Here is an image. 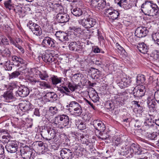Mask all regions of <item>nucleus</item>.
<instances>
[{"instance_id": "nucleus-46", "label": "nucleus", "mask_w": 159, "mask_h": 159, "mask_svg": "<svg viewBox=\"0 0 159 159\" xmlns=\"http://www.w3.org/2000/svg\"><path fill=\"white\" fill-rule=\"evenodd\" d=\"M74 114L77 116H80L82 113V110L81 106L78 107L73 111Z\"/></svg>"}, {"instance_id": "nucleus-28", "label": "nucleus", "mask_w": 159, "mask_h": 159, "mask_svg": "<svg viewBox=\"0 0 159 159\" xmlns=\"http://www.w3.org/2000/svg\"><path fill=\"white\" fill-rule=\"evenodd\" d=\"M79 23L82 25L84 27L86 28H90L91 25L89 23V18L80 20H79Z\"/></svg>"}, {"instance_id": "nucleus-9", "label": "nucleus", "mask_w": 159, "mask_h": 159, "mask_svg": "<svg viewBox=\"0 0 159 159\" xmlns=\"http://www.w3.org/2000/svg\"><path fill=\"white\" fill-rule=\"evenodd\" d=\"M148 32L145 27H140L136 29L135 32V36L139 38L145 36Z\"/></svg>"}, {"instance_id": "nucleus-10", "label": "nucleus", "mask_w": 159, "mask_h": 159, "mask_svg": "<svg viewBox=\"0 0 159 159\" xmlns=\"http://www.w3.org/2000/svg\"><path fill=\"white\" fill-rule=\"evenodd\" d=\"M145 91V86L142 85L139 87H135L133 90V93L136 97H142L144 95Z\"/></svg>"}, {"instance_id": "nucleus-23", "label": "nucleus", "mask_w": 159, "mask_h": 159, "mask_svg": "<svg viewBox=\"0 0 159 159\" xmlns=\"http://www.w3.org/2000/svg\"><path fill=\"white\" fill-rule=\"evenodd\" d=\"M137 48L139 51L143 54H146L148 52V48L144 43H139L137 46Z\"/></svg>"}, {"instance_id": "nucleus-50", "label": "nucleus", "mask_w": 159, "mask_h": 159, "mask_svg": "<svg viewBox=\"0 0 159 159\" xmlns=\"http://www.w3.org/2000/svg\"><path fill=\"white\" fill-rule=\"evenodd\" d=\"M58 108L55 107H51L49 108V111L52 115L56 114L58 111Z\"/></svg>"}, {"instance_id": "nucleus-25", "label": "nucleus", "mask_w": 159, "mask_h": 159, "mask_svg": "<svg viewBox=\"0 0 159 159\" xmlns=\"http://www.w3.org/2000/svg\"><path fill=\"white\" fill-rule=\"evenodd\" d=\"M0 53L2 56L7 57H10L11 54V52L9 49L5 47L2 48L0 49Z\"/></svg>"}, {"instance_id": "nucleus-12", "label": "nucleus", "mask_w": 159, "mask_h": 159, "mask_svg": "<svg viewBox=\"0 0 159 159\" xmlns=\"http://www.w3.org/2000/svg\"><path fill=\"white\" fill-rule=\"evenodd\" d=\"M17 144L16 141H12L7 143L6 146L7 151L11 153L16 152L17 151Z\"/></svg>"}, {"instance_id": "nucleus-36", "label": "nucleus", "mask_w": 159, "mask_h": 159, "mask_svg": "<svg viewBox=\"0 0 159 159\" xmlns=\"http://www.w3.org/2000/svg\"><path fill=\"white\" fill-rule=\"evenodd\" d=\"M67 86L70 91L74 92L78 88V85L73 83H71L70 82H68V83Z\"/></svg>"}, {"instance_id": "nucleus-43", "label": "nucleus", "mask_w": 159, "mask_h": 159, "mask_svg": "<svg viewBox=\"0 0 159 159\" xmlns=\"http://www.w3.org/2000/svg\"><path fill=\"white\" fill-rule=\"evenodd\" d=\"M119 15V13L118 11L114 10L111 14L108 17L110 19H111L112 20H115L118 18Z\"/></svg>"}, {"instance_id": "nucleus-2", "label": "nucleus", "mask_w": 159, "mask_h": 159, "mask_svg": "<svg viewBox=\"0 0 159 159\" xmlns=\"http://www.w3.org/2000/svg\"><path fill=\"white\" fill-rule=\"evenodd\" d=\"M54 123L55 124L57 125L56 126L57 127H59V126H57L58 124H62L64 127L67 126H69L68 127L71 125L68 116L67 115L64 114L58 115L56 116L55 118Z\"/></svg>"}, {"instance_id": "nucleus-45", "label": "nucleus", "mask_w": 159, "mask_h": 159, "mask_svg": "<svg viewBox=\"0 0 159 159\" xmlns=\"http://www.w3.org/2000/svg\"><path fill=\"white\" fill-rule=\"evenodd\" d=\"M20 75V72L19 71H16L9 75V79H14Z\"/></svg>"}, {"instance_id": "nucleus-37", "label": "nucleus", "mask_w": 159, "mask_h": 159, "mask_svg": "<svg viewBox=\"0 0 159 159\" xmlns=\"http://www.w3.org/2000/svg\"><path fill=\"white\" fill-rule=\"evenodd\" d=\"M152 39L155 43L159 46V30L152 35Z\"/></svg>"}, {"instance_id": "nucleus-53", "label": "nucleus", "mask_w": 159, "mask_h": 159, "mask_svg": "<svg viewBox=\"0 0 159 159\" xmlns=\"http://www.w3.org/2000/svg\"><path fill=\"white\" fill-rule=\"evenodd\" d=\"M22 8L19 6H17L15 8H13V11L19 15H20L22 13Z\"/></svg>"}, {"instance_id": "nucleus-19", "label": "nucleus", "mask_w": 159, "mask_h": 159, "mask_svg": "<svg viewBox=\"0 0 159 159\" xmlns=\"http://www.w3.org/2000/svg\"><path fill=\"white\" fill-rule=\"evenodd\" d=\"M4 99L7 102H10L11 100H15L16 98L13 96V93L11 91H7L2 95Z\"/></svg>"}, {"instance_id": "nucleus-3", "label": "nucleus", "mask_w": 159, "mask_h": 159, "mask_svg": "<svg viewBox=\"0 0 159 159\" xmlns=\"http://www.w3.org/2000/svg\"><path fill=\"white\" fill-rule=\"evenodd\" d=\"M147 103L149 111L152 114V115L156 114L157 113L156 106L157 104L153 95H151L148 96L147 99Z\"/></svg>"}, {"instance_id": "nucleus-57", "label": "nucleus", "mask_w": 159, "mask_h": 159, "mask_svg": "<svg viewBox=\"0 0 159 159\" xmlns=\"http://www.w3.org/2000/svg\"><path fill=\"white\" fill-rule=\"evenodd\" d=\"M39 74V77L42 80H44L45 79L48 77V75L46 73H41L40 72Z\"/></svg>"}, {"instance_id": "nucleus-30", "label": "nucleus", "mask_w": 159, "mask_h": 159, "mask_svg": "<svg viewBox=\"0 0 159 159\" xmlns=\"http://www.w3.org/2000/svg\"><path fill=\"white\" fill-rule=\"evenodd\" d=\"M136 82L138 85L144 83L145 81V78L144 75H138L136 78Z\"/></svg>"}, {"instance_id": "nucleus-61", "label": "nucleus", "mask_w": 159, "mask_h": 159, "mask_svg": "<svg viewBox=\"0 0 159 159\" xmlns=\"http://www.w3.org/2000/svg\"><path fill=\"white\" fill-rule=\"evenodd\" d=\"M116 48L118 49L121 52L124 53L125 51L124 48L120 46L119 44L116 43Z\"/></svg>"}, {"instance_id": "nucleus-21", "label": "nucleus", "mask_w": 159, "mask_h": 159, "mask_svg": "<svg viewBox=\"0 0 159 159\" xmlns=\"http://www.w3.org/2000/svg\"><path fill=\"white\" fill-rule=\"evenodd\" d=\"M11 60L13 64L19 66L20 64H24V61L21 57H17L16 55L11 56Z\"/></svg>"}, {"instance_id": "nucleus-4", "label": "nucleus", "mask_w": 159, "mask_h": 159, "mask_svg": "<svg viewBox=\"0 0 159 159\" xmlns=\"http://www.w3.org/2000/svg\"><path fill=\"white\" fill-rule=\"evenodd\" d=\"M153 7V5L150 1L145 2L142 5L141 11L145 15L151 16L153 15L152 9Z\"/></svg>"}, {"instance_id": "nucleus-6", "label": "nucleus", "mask_w": 159, "mask_h": 159, "mask_svg": "<svg viewBox=\"0 0 159 159\" xmlns=\"http://www.w3.org/2000/svg\"><path fill=\"white\" fill-rule=\"evenodd\" d=\"M60 155L63 159H72L74 157V153L68 148H63L60 151Z\"/></svg>"}, {"instance_id": "nucleus-44", "label": "nucleus", "mask_w": 159, "mask_h": 159, "mask_svg": "<svg viewBox=\"0 0 159 159\" xmlns=\"http://www.w3.org/2000/svg\"><path fill=\"white\" fill-rule=\"evenodd\" d=\"M121 80L122 81V82H123L124 83L125 86H126L127 87L130 85L131 81L129 77L127 78L126 76L125 77L122 78Z\"/></svg>"}, {"instance_id": "nucleus-56", "label": "nucleus", "mask_w": 159, "mask_h": 159, "mask_svg": "<svg viewBox=\"0 0 159 159\" xmlns=\"http://www.w3.org/2000/svg\"><path fill=\"white\" fill-rule=\"evenodd\" d=\"M153 97L156 102L159 103V89L155 92Z\"/></svg>"}, {"instance_id": "nucleus-17", "label": "nucleus", "mask_w": 159, "mask_h": 159, "mask_svg": "<svg viewBox=\"0 0 159 159\" xmlns=\"http://www.w3.org/2000/svg\"><path fill=\"white\" fill-rule=\"evenodd\" d=\"M44 97L48 102H53L57 100V95L54 92H50L47 93L44 96Z\"/></svg>"}, {"instance_id": "nucleus-54", "label": "nucleus", "mask_w": 159, "mask_h": 159, "mask_svg": "<svg viewBox=\"0 0 159 159\" xmlns=\"http://www.w3.org/2000/svg\"><path fill=\"white\" fill-rule=\"evenodd\" d=\"M96 93H94L93 94L92 96V100L94 102H96L99 100V98L96 92H95Z\"/></svg>"}, {"instance_id": "nucleus-49", "label": "nucleus", "mask_w": 159, "mask_h": 159, "mask_svg": "<svg viewBox=\"0 0 159 159\" xmlns=\"http://www.w3.org/2000/svg\"><path fill=\"white\" fill-rule=\"evenodd\" d=\"M105 107L107 109H109L110 111H112L114 109V105L113 102H108L105 104Z\"/></svg>"}, {"instance_id": "nucleus-55", "label": "nucleus", "mask_w": 159, "mask_h": 159, "mask_svg": "<svg viewBox=\"0 0 159 159\" xmlns=\"http://www.w3.org/2000/svg\"><path fill=\"white\" fill-rule=\"evenodd\" d=\"M33 144L34 146L37 147L38 148H39L38 147L40 148L43 147L44 145V143L41 141H36Z\"/></svg>"}, {"instance_id": "nucleus-64", "label": "nucleus", "mask_w": 159, "mask_h": 159, "mask_svg": "<svg viewBox=\"0 0 159 159\" xmlns=\"http://www.w3.org/2000/svg\"><path fill=\"white\" fill-rule=\"evenodd\" d=\"M36 24L34 23V22H33L31 20L29 21L28 23L27 24V25L28 26L31 30L32 29L33 27L35 25H36Z\"/></svg>"}, {"instance_id": "nucleus-16", "label": "nucleus", "mask_w": 159, "mask_h": 159, "mask_svg": "<svg viewBox=\"0 0 159 159\" xmlns=\"http://www.w3.org/2000/svg\"><path fill=\"white\" fill-rule=\"evenodd\" d=\"M20 109L22 111H26L30 109L32 105L28 101H23L19 104Z\"/></svg>"}, {"instance_id": "nucleus-18", "label": "nucleus", "mask_w": 159, "mask_h": 159, "mask_svg": "<svg viewBox=\"0 0 159 159\" xmlns=\"http://www.w3.org/2000/svg\"><path fill=\"white\" fill-rule=\"evenodd\" d=\"M42 43L49 47H55V40L48 36L44 38Z\"/></svg>"}, {"instance_id": "nucleus-62", "label": "nucleus", "mask_w": 159, "mask_h": 159, "mask_svg": "<svg viewBox=\"0 0 159 159\" xmlns=\"http://www.w3.org/2000/svg\"><path fill=\"white\" fill-rule=\"evenodd\" d=\"M114 143L115 145L118 146V145L121 144V142H120V138H116V139H114L113 140Z\"/></svg>"}, {"instance_id": "nucleus-20", "label": "nucleus", "mask_w": 159, "mask_h": 159, "mask_svg": "<svg viewBox=\"0 0 159 159\" xmlns=\"http://www.w3.org/2000/svg\"><path fill=\"white\" fill-rule=\"evenodd\" d=\"M128 1L129 0H120L117 4L125 9L127 10L132 7V4L128 3Z\"/></svg>"}, {"instance_id": "nucleus-34", "label": "nucleus", "mask_w": 159, "mask_h": 159, "mask_svg": "<svg viewBox=\"0 0 159 159\" xmlns=\"http://www.w3.org/2000/svg\"><path fill=\"white\" fill-rule=\"evenodd\" d=\"M2 138L3 141H4L6 143H7L10 142L11 140L12 139V137L7 132L4 135L2 136Z\"/></svg>"}, {"instance_id": "nucleus-24", "label": "nucleus", "mask_w": 159, "mask_h": 159, "mask_svg": "<svg viewBox=\"0 0 159 159\" xmlns=\"http://www.w3.org/2000/svg\"><path fill=\"white\" fill-rule=\"evenodd\" d=\"M25 150H20L21 156L24 159H30L32 153V151L30 150L29 151H25Z\"/></svg>"}, {"instance_id": "nucleus-41", "label": "nucleus", "mask_w": 159, "mask_h": 159, "mask_svg": "<svg viewBox=\"0 0 159 159\" xmlns=\"http://www.w3.org/2000/svg\"><path fill=\"white\" fill-rule=\"evenodd\" d=\"M99 138L102 139V140L106 139L109 138V135L107 133H105L104 132H101V133H99L97 134H96Z\"/></svg>"}, {"instance_id": "nucleus-40", "label": "nucleus", "mask_w": 159, "mask_h": 159, "mask_svg": "<svg viewBox=\"0 0 159 159\" xmlns=\"http://www.w3.org/2000/svg\"><path fill=\"white\" fill-rule=\"evenodd\" d=\"M52 84L56 85L61 82V78L60 77H57V76H54L51 78Z\"/></svg>"}, {"instance_id": "nucleus-13", "label": "nucleus", "mask_w": 159, "mask_h": 159, "mask_svg": "<svg viewBox=\"0 0 159 159\" xmlns=\"http://www.w3.org/2000/svg\"><path fill=\"white\" fill-rule=\"evenodd\" d=\"M9 39L11 44H13L22 53L25 52L23 48L19 44V43H22V41L20 39L16 38L15 39H14L11 37H10L9 38Z\"/></svg>"}, {"instance_id": "nucleus-60", "label": "nucleus", "mask_w": 159, "mask_h": 159, "mask_svg": "<svg viewBox=\"0 0 159 159\" xmlns=\"http://www.w3.org/2000/svg\"><path fill=\"white\" fill-rule=\"evenodd\" d=\"M114 10H113L111 8L106 9L105 12V14L108 17Z\"/></svg>"}, {"instance_id": "nucleus-15", "label": "nucleus", "mask_w": 159, "mask_h": 159, "mask_svg": "<svg viewBox=\"0 0 159 159\" xmlns=\"http://www.w3.org/2000/svg\"><path fill=\"white\" fill-rule=\"evenodd\" d=\"M42 58L44 61L48 64L52 63L55 60V58L51 53H46L45 54H43Z\"/></svg>"}, {"instance_id": "nucleus-1", "label": "nucleus", "mask_w": 159, "mask_h": 159, "mask_svg": "<svg viewBox=\"0 0 159 159\" xmlns=\"http://www.w3.org/2000/svg\"><path fill=\"white\" fill-rule=\"evenodd\" d=\"M56 131L54 128L50 126H44L41 131V135L45 139L50 140L53 139L56 136Z\"/></svg>"}, {"instance_id": "nucleus-8", "label": "nucleus", "mask_w": 159, "mask_h": 159, "mask_svg": "<svg viewBox=\"0 0 159 159\" xmlns=\"http://www.w3.org/2000/svg\"><path fill=\"white\" fill-rule=\"evenodd\" d=\"M70 50L75 51L79 53L83 52V48L81 45V43L79 42H71L69 45Z\"/></svg>"}, {"instance_id": "nucleus-11", "label": "nucleus", "mask_w": 159, "mask_h": 159, "mask_svg": "<svg viewBox=\"0 0 159 159\" xmlns=\"http://www.w3.org/2000/svg\"><path fill=\"white\" fill-rule=\"evenodd\" d=\"M57 19L59 23H64L69 21L70 16L66 13L59 12L57 16Z\"/></svg>"}, {"instance_id": "nucleus-63", "label": "nucleus", "mask_w": 159, "mask_h": 159, "mask_svg": "<svg viewBox=\"0 0 159 159\" xmlns=\"http://www.w3.org/2000/svg\"><path fill=\"white\" fill-rule=\"evenodd\" d=\"M27 79L30 81V82L34 84L36 80V79L32 76H29L27 77Z\"/></svg>"}, {"instance_id": "nucleus-22", "label": "nucleus", "mask_w": 159, "mask_h": 159, "mask_svg": "<svg viewBox=\"0 0 159 159\" xmlns=\"http://www.w3.org/2000/svg\"><path fill=\"white\" fill-rule=\"evenodd\" d=\"M57 90L59 91L61 93L65 94L67 95H69L70 91L67 87L64 84L60 85L59 87H57Z\"/></svg>"}, {"instance_id": "nucleus-35", "label": "nucleus", "mask_w": 159, "mask_h": 159, "mask_svg": "<svg viewBox=\"0 0 159 159\" xmlns=\"http://www.w3.org/2000/svg\"><path fill=\"white\" fill-rule=\"evenodd\" d=\"M154 7L152 9V17L157 16L156 18H159V8L155 4H153Z\"/></svg>"}, {"instance_id": "nucleus-26", "label": "nucleus", "mask_w": 159, "mask_h": 159, "mask_svg": "<svg viewBox=\"0 0 159 159\" xmlns=\"http://www.w3.org/2000/svg\"><path fill=\"white\" fill-rule=\"evenodd\" d=\"M31 30L34 34L37 36H40L42 33L41 28L37 24L35 25L32 28Z\"/></svg>"}, {"instance_id": "nucleus-59", "label": "nucleus", "mask_w": 159, "mask_h": 159, "mask_svg": "<svg viewBox=\"0 0 159 159\" xmlns=\"http://www.w3.org/2000/svg\"><path fill=\"white\" fill-rule=\"evenodd\" d=\"M99 0H91V6L95 9L99 3Z\"/></svg>"}, {"instance_id": "nucleus-51", "label": "nucleus", "mask_w": 159, "mask_h": 159, "mask_svg": "<svg viewBox=\"0 0 159 159\" xmlns=\"http://www.w3.org/2000/svg\"><path fill=\"white\" fill-rule=\"evenodd\" d=\"M1 43L3 44H8V40L5 37H0V43Z\"/></svg>"}, {"instance_id": "nucleus-39", "label": "nucleus", "mask_w": 159, "mask_h": 159, "mask_svg": "<svg viewBox=\"0 0 159 159\" xmlns=\"http://www.w3.org/2000/svg\"><path fill=\"white\" fill-rule=\"evenodd\" d=\"M99 3L97 5L96 9L100 10L104 8L106 5V2L105 0H99Z\"/></svg>"}, {"instance_id": "nucleus-29", "label": "nucleus", "mask_w": 159, "mask_h": 159, "mask_svg": "<svg viewBox=\"0 0 159 159\" xmlns=\"http://www.w3.org/2000/svg\"><path fill=\"white\" fill-rule=\"evenodd\" d=\"M75 124L76 126L80 129H83L85 128V124L81 120L79 119L75 120Z\"/></svg>"}, {"instance_id": "nucleus-27", "label": "nucleus", "mask_w": 159, "mask_h": 159, "mask_svg": "<svg viewBox=\"0 0 159 159\" xmlns=\"http://www.w3.org/2000/svg\"><path fill=\"white\" fill-rule=\"evenodd\" d=\"M3 64L6 70L8 71L11 70H12V66L13 65H14L13 63L8 59H7L6 61L2 63L1 64Z\"/></svg>"}, {"instance_id": "nucleus-7", "label": "nucleus", "mask_w": 159, "mask_h": 159, "mask_svg": "<svg viewBox=\"0 0 159 159\" xmlns=\"http://www.w3.org/2000/svg\"><path fill=\"white\" fill-rule=\"evenodd\" d=\"M93 125L96 130L95 133L96 134L104 132L106 129L105 125L101 121L94 120L93 122Z\"/></svg>"}, {"instance_id": "nucleus-42", "label": "nucleus", "mask_w": 159, "mask_h": 159, "mask_svg": "<svg viewBox=\"0 0 159 159\" xmlns=\"http://www.w3.org/2000/svg\"><path fill=\"white\" fill-rule=\"evenodd\" d=\"M4 5L5 7L9 10H12L13 8V7L12 4L11 0H8L5 1L4 2Z\"/></svg>"}, {"instance_id": "nucleus-31", "label": "nucleus", "mask_w": 159, "mask_h": 159, "mask_svg": "<svg viewBox=\"0 0 159 159\" xmlns=\"http://www.w3.org/2000/svg\"><path fill=\"white\" fill-rule=\"evenodd\" d=\"M133 153L137 154H141V149L140 148L139 146L134 143L132 144L131 146Z\"/></svg>"}, {"instance_id": "nucleus-47", "label": "nucleus", "mask_w": 159, "mask_h": 159, "mask_svg": "<svg viewBox=\"0 0 159 159\" xmlns=\"http://www.w3.org/2000/svg\"><path fill=\"white\" fill-rule=\"evenodd\" d=\"M148 138L152 140H156L157 139V135L156 133H153L149 134L148 136Z\"/></svg>"}, {"instance_id": "nucleus-58", "label": "nucleus", "mask_w": 159, "mask_h": 159, "mask_svg": "<svg viewBox=\"0 0 159 159\" xmlns=\"http://www.w3.org/2000/svg\"><path fill=\"white\" fill-rule=\"evenodd\" d=\"M80 140L81 142L83 144H85L86 145H88L89 144V142L88 140L84 137H81Z\"/></svg>"}, {"instance_id": "nucleus-33", "label": "nucleus", "mask_w": 159, "mask_h": 159, "mask_svg": "<svg viewBox=\"0 0 159 159\" xmlns=\"http://www.w3.org/2000/svg\"><path fill=\"white\" fill-rule=\"evenodd\" d=\"M72 30L79 33H82V34H84L85 37L87 36V34H86L88 33L87 31H88L87 30H82L81 28L79 27H73Z\"/></svg>"}, {"instance_id": "nucleus-52", "label": "nucleus", "mask_w": 159, "mask_h": 159, "mask_svg": "<svg viewBox=\"0 0 159 159\" xmlns=\"http://www.w3.org/2000/svg\"><path fill=\"white\" fill-rule=\"evenodd\" d=\"M89 21L91 25V28L93 27L97 23V20L96 19L93 18H88Z\"/></svg>"}, {"instance_id": "nucleus-14", "label": "nucleus", "mask_w": 159, "mask_h": 159, "mask_svg": "<svg viewBox=\"0 0 159 159\" xmlns=\"http://www.w3.org/2000/svg\"><path fill=\"white\" fill-rule=\"evenodd\" d=\"M29 89L25 87L21 86L19 87L18 90L16 92V94L21 97L27 96L29 93Z\"/></svg>"}, {"instance_id": "nucleus-38", "label": "nucleus", "mask_w": 159, "mask_h": 159, "mask_svg": "<svg viewBox=\"0 0 159 159\" xmlns=\"http://www.w3.org/2000/svg\"><path fill=\"white\" fill-rule=\"evenodd\" d=\"M69 106L71 108V110L73 111L81 106L75 101H72L70 102Z\"/></svg>"}, {"instance_id": "nucleus-48", "label": "nucleus", "mask_w": 159, "mask_h": 159, "mask_svg": "<svg viewBox=\"0 0 159 159\" xmlns=\"http://www.w3.org/2000/svg\"><path fill=\"white\" fill-rule=\"evenodd\" d=\"M39 88L41 89L43 88H49L50 86L45 81H40Z\"/></svg>"}, {"instance_id": "nucleus-5", "label": "nucleus", "mask_w": 159, "mask_h": 159, "mask_svg": "<svg viewBox=\"0 0 159 159\" xmlns=\"http://www.w3.org/2000/svg\"><path fill=\"white\" fill-rule=\"evenodd\" d=\"M55 35L57 38L61 42L66 43L70 40V36L67 33L63 31H57Z\"/></svg>"}, {"instance_id": "nucleus-32", "label": "nucleus", "mask_w": 159, "mask_h": 159, "mask_svg": "<svg viewBox=\"0 0 159 159\" xmlns=\"http://www.w3.org/2000/svg\"><path fill=\"white\" fill-rule=\"evenodd\" d=\"M71 12L74 15L76 16H79L82 14L81 9L78 7L75 8L72 10H71Z\"/></svg>"}]
</instances>
